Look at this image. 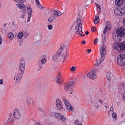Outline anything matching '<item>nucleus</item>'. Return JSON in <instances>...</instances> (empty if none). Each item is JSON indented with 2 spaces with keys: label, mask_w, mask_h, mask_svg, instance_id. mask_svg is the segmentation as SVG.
I'll return each mask as SVG.
<instances>
[{
  "label": "nucleus",
  "mask_w": 125,
  "mask_h": 125,
  "mask_svg": "<svg viewBox=\"0 0 125 125\" xmlns=\"http://www.w3.org/2000/svg\"><path fill=\"white\" fill-rule=\"evenodd\" d=\"M76 69V67L74 66H73L70 69V70L72 72H74Z\"/></svg>",
  "instance_id": "34"
},
{
  "label": "nucleus",
  "mask_w": 125,
  "mask_h": 125,
  "mask_svg": "<svg viewBox=\"0 0 125 125\" xmlns=\"http://www.w3.org/2000/svg\"><path fill=\"white\" fill-rule=\"evenodd\" d=\"M81 20L80 18L78 19L77 21V25L76 26H78L79 25H81V26H82V25L81 24Z\"/></svg>",
  "instance_id": "31"
},
{
  "label": "nucleus",
  "mask_w": 125,
  "mask_h": 125,
  "mask_svg": "<svg viewBox=\"0 0 125 125\" xmlns=\"http://www.w3.org/2000/svg\"><path fill=\"white\" fill-rule=\"evenodd\" d=\"M59 55V54H58V53H57L56 54L54 55L53 57V60L54 61L56 60L58 58Z\"/></svg>",
  "instance_id": "30"
},
{
  "label": "nucleus",
  "mask_w": 125,
  "mask_h": 125,
  "mask_svg": "<svg viewBox=\"0 0 125 125\" xmlns=\"http://www.w3.org/2000/svg\"><path fill=\"white\" fill-rule=\"evenodd\" d=\"M124 0H116L115 5L117 6H121L123 3Z\"/></svg>",
  "instance_id": "19"
},
{
  "label": "nucleus",
  "mask_w": 125,
  "mask_h": 125,
  "mask_svg": "<svg viewBox=\"0 0 125 125\" xmlns=\"http://www.w3.org/2000/svg\"><path fill=\"white\" fill-rule=\"evenodd\" d=\"M74 84V82L72 81H71L66 83L64 87L65 90L67 91H73V90L72 89V87H73Z\"/></svg>",
  "instance_id": "5"
},
{
  "label": "nucleus",
  "mask_w": 125,
  "mask_h": 125,
  "mask_svg": "<svg viewBox=\"0 0 125 125\" xmlns=\"http://www.w3.org/2000/svg\"><path fill=\"white\" fill-rule=\"evenodd\" d=\"M89 33V32L88 31H86L85 32V34L86 35H87Z\"/></svg>",
  "instance_id": "61"
},
{
  "label": "nucleus",
  "mask_w": 125,
  "mask_h": 125,
  "mask_svg": "<svg viewBox=\"0 0 125 125\" xmlns=\"http://www.w3.org/2000/svg\"><path fill=\"white\" fill-rule=\"evenodd\" d=\"M68 55V54L66 51L63 53L61 56V60L64 62L66 57Z\"/></svg>",
  "instance_id": "18"
},
{
  "label": "nucleus",
  "mask_w": 125,
  "mask_h": 125,
  "mask_svg": "<svg viewBox=\"0 0 125 125\" xmlns=\"http://www.w3.org/2000/svg\"><path fill=\"white\" fill-rule=\"evenodd\" d=\"M8 36L10 40L12 39L14 37V36L12 32H10L8 34Z\"/></svg>",
  "instance_id": "27"
},
{
  "label": "nucleus",
  "mask_w": 125,
  "mask_h": 125,
  "mask_svg": "<svg viewBox=\"0 0 125 125\" xmlns=\"http://www.w3.org/2000/svg\"><path fill=\"white\" fill-rule=\"evenodd\" d=\"M39 61L38 63V65L39 68L41 69L42 68V65L44 64L46 62V59L45 56L42 55L39 58Z\"/></svg>",
  "instance_id": "7"
},
{
  "label": "nucleus",
  "mask_w": 125,
  "mask_h": 125,
  "mask_svg": "<svg viewBox=\"0 0 125 125\" xmlns=\"http://www.w3.org/2000/svg\"><path fill=\"white\" fill-rule=\"evenodd\" d=\"M56 106L57 109L58 110L62 111L64 110L62 102L59 99H57L56 101Z\"/></svg>",
  "instance_id": "8"
},
{
  "label": "nucleus",
  "mask_w": 125,
  "mask_h": 125,
  "mask_svg": "<svg viewBox=\"0 0 125 125\" xmlns=\"http://www.w3.org/2000/svg\"><path fill=\"white\" fill-rule=\"evenodd\" d=\"M3 83V80L2 79H0V84L2 85Z\"/></svg>",
  "instance_id": "51"
},
{
  "label": "nucleus",
  "mask_w": 125,
  "mask_h": 125,
  "mask_svg": "<svg viewBox=\"0 0 125 125\" xmlns=\"http://www.w3.org/2000/svg\"><path fill=\"white\" fill-rule=\"evenodd\" d=\"M75 33L76 35L79 37L82 35L83 33L82 31V26L80 25L76 26L75 27Z\"/></svg>",
  "instance_id": "9"
},
{
  "label": "nucleus",
  "mask_w": 125,
  "mask_h": 125,
  "mask_svg": "<svg viewBox=\"0 0 125 125\" xmlns=\"http://www.w3.org/2000/svg\"><path fill=\"white\" fill-rule=\"evenodd\" d=\"M92 105L93 108L96 110L98 109L99 107V105L98 102L96 101H95L92 103Z\"/></svg>",
  "instance_id": "17"
},
{
  "label": "nucleus",
  "mask_w": 125,
  "mask_h": 125,
  "mask_svg": "<svg viewBox=\"0 0 125 125\" xmlns=\"http://www.w3.org/2000/svg\"><path fill=\"white\" fill-rule=\"evenodd\" d=\"M117 62L121 66L125 65V55L120 54L117 57Z\"/></svg>",
  "instance_id": "3"
},
{
  "label": "nucleus",
  "mask_w": 125,
  "mask_h": 125,
  "mask_svg": "<svg viewBox=\"0 0 125 125\" xmlns=\"http://www.w3.org/2000/svg\"><path fill=\"white\" fill-rule=\"evenodd\" d=\"M35 125H41V124L37 122H36L35 124Z\"/></svg>",
  "instance_id": "56"
},
{
  "label": "nucleus",
  "mask_w": 125,
  "mask_h": 125,
  "mask_svg": "<svg viewBox=\"0 0 125 125\" xmlns=\"http://www.w3.org/2000/svg\"><path fill=\"white\" fill-rule=\"evenodd\" d=\"M22 10H23V11H25L26 10V9H23Z\"/></svg>",
  "instance_id": "64"
},
{
  "label": "nucleus",
  "mask_w": 125,
  "mask_h": 125,
  "mask_svg": "<svg viewBox=\"0 0 125 125\" xmlns=\"http://www.w3.org/2000/svg\"><path fill=\"white\" fill-rule=\"evenodd\" d=\"M113 110H114V109H113V107H112L110 108V111L112 112H113Z\"/></svg>",
  "instance_id": "52"
},
{
  "label": "nucleus",
  "mask_w": 125,
  "mask_h": 125,
  "mask_svg": "<svg viewBox=\"0 0 125 125\" xmlns=\"http://www.w3.org/2000/svg\"><path fill=\"white\" fill-rule=\"evenodd\" d=\"M96 70V69H94L88 73L87 74V77L92 80L95 79L97 77L96 74L95 73Z\"/></svg>",
  "instance_id": "6"
},
{
  "label": "nucleus",
  "mask_w": 125,
  "mask_h": 125,
  "mask_svg": "<svg viewBox=\"0 0 125 125\" xmlns=\"http://www.w3.org/2000/svg\"><path fill=\"white\" fill-rule=\"evenodd\" d=\"M117 34L120 37H122L125 35V29L124 28H120L118 30H116Z\"/></svg>",
  "instance_id": "13"
},
{
  "label": "nucleus",
  "mask_w": 125,
  "mask_h": 125,
  "mask_svg": "<svg viewBox=\"0 0 125 125\" xmlns=\"http://www.w3.org/2000/svg\"><path fill=\"white\" fill-rule=\"evenodd\" d=\"M12 26L14 27L16 26V22L14 21L12 22Z\"/></svg>",
  "instance_id": "44"
},
{
  "label": "nucleus",
  "mask_w": 125,
  "mask_h": 125,
  "mask_svg": "<svg viewBox=\"0 0 125 125\" xmlns=\"http://www.w3.org/2000/svg\"><path fill=\"white\" fill-rule=\"evenodd\" d=\"M123 23L124 24V25H125V18L124 19V20L123 21Z\"/></svg>",
  "instance_id": "59"
},
{
  "label": "nucleus",
  "mask_w": 125,
  "mask_h": 125,
  "mask_svg": "<svg viewBox=\"0 0 125 125\" xmlns=\"http://www.w3.org/2000/svg\"><path fill=\"white\" fill-rule=\"evenodd\" d=\"M98 101L101 104H102L103 103V100L101 99H99L98 100Z\"/></svg>",
  "instance_id": "54"
},
{
  "label": "nucleus",
  "mask_w": 125,
  "mask_h": 125,
  "mask_svg": "<svg viewBox=\"0 0 125 125\" xmlns=\"http://www.w3.org/2000/svg\"><path fill=\"white\" fill-rule=\"evenodd\" d=\"M48 27L49 30H51L52 29L53 27L51 25H49L48 26Z\"/></svg>",
  "instance_id": "42"
},
{
  "label": "nucleus",
  "mask_w": 125,
  "mask_h": 125,
  "mask_svg": "<svg viewBox=\"0 0 125 125\" xmlns=\"http://www.w3.org/2000/svg\"><path fill=\"white\" fill-rule=\"evenodd\" d=\"M105 28L108 29V30H110L111 28V25L109 21H107L106 23V26Z\"/></svg>",
  "instance_id": "23"
},
{
  "label": "nucleus",
  "mask_w": 125,
  "mask_h": 125,
  "mask_svg": "<svg viewBox=\"0 0 125 125\" xmlns=\"http://www.w3.org/2000/svg\"><path fill=\"white\" fill-rule=\"evenodd\" d=\"M54 115L55 117L60 120H61L64 122H65L66 119L61 114L58 113H55Z\"/></svg>",
  "instance_id": "11"
},
{
  "label": "nucleus",
  "mask_w": 125,
  "mask_h": 125,
  "mask_svg": "<svg viewBox=\"0 0 125 125\" xmlns=\"http://www.w3.org/2000/svg\"><path fill=\"white\" fill-rule=\"evenodd\" d=\"M114 48L119 52L123 50H125V42L124 43H115L114 45Z\"/></svg>",
  "instance_id": "1"
},
{
  "label": "nucleus",
  "mask_w": 125,
  "mask_h": 125,
  "mask_svg": "<svg viewBox=\"0 0 125 125\" xmlns=\"http://www.w3.org/2000/svg\"><path fill=\"white\" fill-rule=\"evenodd\" d=\"M8 121L11 122H13L14 121V119L13 118H10L8 119Z\"/></svg>",
  "instance_id": "40"
},
{
  "label": "nucleus",
  "mask_w": 125,
  "mask_h": 125,
  "mask_svg": "<svg viewBox=\"0 0 125 125\" xmlns=\"http://www.w3.org/2000/svg\"><path fill=\"white\" fill-rule=\"evenodd\" d=\"M125 10L124 9L120 8H117L114 11L115 14L116 15H122L125 13Z\"/></svg>",
  "instance_id": "10"
},
{
  "label": "nucleus",
  "mask_w": 125,
  "mask_h": 125,
  "mask_svg": "<svg viewBox=\"0 0 125 125\" xmlns=\"http://www.w3.org/2000/svg\"><path fill=\"white\" fill-rule=\"evenodd\" d=\"M119 125H125V122H122Z\"/></svg>",
  "instance_id": "49"
},
{
  "label": "nucleus",
  "mask_w": 125,
  "mask_h": 125,
  "mask_svg": "<svg viewBox=\"0 0 125 125\" xmlns=\"http://www.w3.org/2000/svg\"><path fill=\"white\" fill-rule=\"evenodd\" d=\"M7 25V24L5 23L4 24V27H5V26Z\"/></svg>",
  "instance_id": "63"
},
{
  "label": "nucleus",
  "mask_w": 125,
  "mask_h": 125,
  "mask_svg": "<svg viewBox=\"0 0 125 125\" xmlns=\"http://www.w3.org/2000/svg\"><path fill=\"white\" fill-rule=\"evenodd\" d=\"M62 76L60 73H58L56 79V80L57 83L59 84H61L63 82L62 80Z\"/></svg>",
  "instance_id": "15"
},
{
  "label": "nucleus",
  "mask_w": 125,
  "mask_h": 125,
  "mask_svg": "<svg viewBox=\"0 0 125 125\" xmlns=\"http://www.w3.org/2000/svg\"><path fill=\"white\" fill-rule=\"evenodd\" d=\"M27 10L28 12H29L28 13H31L32 10L30 7H28L27 8Z\"/></svg>",
  "instance_id": "35"
},
{
  "label": "nucleus",
  "mask_w": 125,
  "mask_h": 125,
  "mask_svg": "<svg viewBox=\"0 0 125 125\" xmlns=\"http://www.w3.org/2000/svg\"><path fill=\"white\" fill-rule=\"evenodd\" d=\"M53 12L54 14V15H56V17L60 16L62 14V13L60 11H57L56 10H54Z\"/></svg>",
  "instance_id": "22"
},
{
  "label": "nucleus",
  "mask_w": 125,
  "mask_h": 125,
  "mask_svg": "<svg viewBox=\"0 0 125 125\" xmlns=\"http://www.w3.org/2000/svg\"><path fill=\"white\" fill-rule=\"evenodd\" d=\"M85 43V41H84L81 42V43L83 44H84Z\"/></svg>",
  "instance_id": "60"
},
{
  "label": "nucleus",
  "mask_w": 125,
  "mask_h": 125,
  "mask_svg": "<svg viewBox=\"0 0 125 125\" xmlns=\"http://www.w3.org/2000/svg\"><path fill=\"white\" fill-rule=\"evenodd\" d=\"M108 29H107L106 28H105L104 29V30L103 32V34H105L106 33V32Z\"/></svg>",
  "instance_id": "41"
},
{
  "label": "nucleus",
  "mask_w": 125,
  "mask_h": 125,
  "mask_svg": "<svg viewBox=\"0 0 125 125\" xmlns=\"http://www.w3.org/2000/svg\"><path fill=\"white\" fill-rule=\"evenodd\" d=\"M104 106L106 108H108L109 107L108 105L107 104H105Z\"/></svg>",
  "instance_id": "57"
},
{
  "label": "nucleus",
  "mask_w": 125,
  "mask_h": 125,
  "mask_svg": "<svg viewBox=\"0 0 125 125\" xmlns=\"http://www.w3.org/2000/svg\"><path fill=\"white\" fill-rule=\"evenodd\" d=\"M37 4L39 8L41 9L42 8V6L40 4V3H39V4Z\"/></svg>",
  "instance_id": "47"
},
{
  "label": "nucleus",
  "mask_w": 125,
  "mask_h": 125,
  "mask_svg": "<svg viewBox=\"0 0 125 125\" xmlns=\"http://www.w3.org/2000/svg\"><path fill=\"white\" fill-rule=\"evenodd\" d=\"M56 16L53 14L50 16L48 19V21L49 22H51L53 21L56 19Z\"/></svg>",
  "instance_id": "20"
},
{
  "label": "nucleus",
  "mask_w": 125,
  "mask_h": 125,
  "mask_svg": "<svg viewBox=\"0 0 125 125\" xmlns=\"http://www.w3.org/2000/svg\"><path fill=\"white\" fill-rule=\"evenodd\" d=\"M65 45H64L63 46L61 47H62V50L65 47Z\"/></svg>",
  "instance_id": "62"
},
{
  "label": "nucleus",
  "mask_w": 125,
  "mask_h": 125,
  "mask_svg": "<svg viewBox=\"0 0 125 125\" xmlns=\"http://www.w3.org/2000/svg\"><path fill=\"white\" fill-rule=\"evenodd\" d=\"M14 1L18 2H24L26 1V0H13Z\"/></svg>",
  "instance_id": "38"
},
{
  "label": "nucleus",
  "mask_w": 125,
  "mask_h": 125,
  "mask_svg": "<svg viewBox=\"0 0 125 125\" xmlns=\"http://www.w3.org/2000/svg\"><path fill=\"white\" fill-rule=\"evenodd\" d=\"M16 5L20 9H22L24 7V6L23 5L22 3L20 4H17Z\"/></svg>",
  "instance_id": "28"
},
{
  "label": "nucleus",
  "mask_w": 125,
  "mask_h": 125,
  "mask_svg": "<svg viewBox=\"0 0 125 125\" xmlns=\"http://www.w3.org/2000/svg\"><path fill=\"white\" fill-rule=\"evenodd\" d=\"M62 51V47H61V48L59 49L57 52V53H58V54H59V55L60 54V53Z\"/></svg>",
  "instance_id": "39"
},
{
  "label": "nucleus",
  "mask_w": 125,
  "mask_h": 125,
  "mask_svg": "<svg viewBox=\"0 0 125 125\" xmlns=\"http://www.w3.org/2000/svg\"><path fill=\"white\" fill-rule=\"evenodd\" d=\"M123 101L125 102V91L123 94Z\"/></svg>",
  "instance_id": "46"
},
{
  "label": "nucleus",
  "mask_w": 125,
  "mask_h": 125,
  "mask_svg": "<svg viewBox=\"0 0 125 125\" xmlns=\"http://www.w3.org/2000/svg\"><path fill=\"white\" fill-rule=\"evenodd\" d=\"M37 4H39V3H40V1L39 0H35Z\"/></svg>",
  "instance_id": "55"
},
{
  "label": "nucleus",
  "mask_w": 125,
  "mask_h": 125,
  "mask_svg": "<svg viewBox=\"0 0 125 125\" xmlns=\"http://www.w3.org/2000/svg\"><path fill=\"white\" fill-rule=\"evenodd\" d=\"M100 53L101 56L99 60L102 62L104 59L106 53V47L105 45H103L101 47Z\"/></svg>",
  "instance_id": "2"
},
{
  "label": "nucleus",
  "mask_w": 125,
  "mask_h": 125,
  "mask_svg": "<svg viewBox=\"0 0 125 125\" xmlns=\"http://www.w3.org/2000/svg\"><path fill=\"white\" fill-rule=\"evenodd\" d=\"M91 49H90L88 50H87L86 51V52L88 51L89 53H90L91 52Z\"/></svg>",
  "instance_id": "58"
},
{
  "label": "nucleus",
  "mask_w": 125,
  "mask_h": 125,
  "mask_svg": "<svg viewBox=\"0 0 125 125\" xmlns=\"http://www.w3.org/2000/svg\"><path fill=\"white\" fill-rule=\"evenodd\" d=\"M25 60L24 58H22L20 62V71L24 72L25 69Z\"/></svg>",
  "instance_id": "12"
},
{
  "label": "nucleus",
  "mask_w": 125,
  "mask_h": 125,
  "mask_svg": "<svg viewBox=\"0 0 125 125\" xmlns=\"http://www.w3.org/2000/svg\"><path fill=\"white\" fill-rule=\"evenodd\" d=\"M112 117L113 121H115L117 118V115L116 113H114L112 114Z\"/></svg>",
  "instance_id": "29"
},
{
  "label": "nucleus",
  "mask_w": 125,
  "mask_h": 125,
  "mask_svg": "<svg viewBox=\"0 0 125 125\" xmlns=\"http://www.w3.org/2000/svg\"><path fill=\"white\" fill-rule=\"evenodd\" d=\"M99 17L98 16H96L95 17V19L94 20V22L95 23H97L99 21Z\"/></svg>",
  "instance_id": "25"
},
{
  "label": "nucleus",
  "mask_w": 125,
  "mask_h": 125,
  "mask_svg": "<svg viewBox=\"0 0 125 125\" xmlns=\"http://www.w3.org/2000/svg\"><path fill=\"white\" fill-rule=\"evenodd\" d=\"M79 121L78 120H75L74 121V124L75 125H78L79 124Z\"/></svg>",
  "instance_id": "37"
},
{
  "label": "nucleus",
  "mask_w": 125,
  "mask_h": 125,
  "mask_svg": "<svg viewBox=\"0 0 125 125\" xmlns=\"http://www.w3.org/2000/svg\"><path fill=\"white\" fill-rule=\"evenodd\" d=\"M23 35V33L22 32H19L18 34V38L19 39H21Z\"/></svg>",
  "instance_id": "26"
},
{
  "label": "nucleus",
  "mask_w": 125,
  "mask_h": 125,
  "mask_svg": "<svg viewBox=\"0 0 125 125\" xmlns=\"http://www.w3.org/2000/svg\"><path fill=\"white\" fill-rule=\"evenodd\" d=\"M14 117L16 118L19 119L21 117V115L18 110L15 109L14 112Z\"/></svg>",
  "instance_id": "16"
},
{
  "label": "nucleus",
  "mask_w": 125,
  "mask_h": 125,
  "mask_svg": "<svg viewBox=\"0 0 125 125\" xmlns=\"http://www.w3.org/2000/svg\"><path fill=\"white\" fill-rule=\"evenodd\" d=\"M114 113L113 112L109 111L108 113V115L109 116H111L112 114H113Z\"/></svg>",
  "instance_id": "48"
},
{
  "label": "nucleus",
  "mask_w": 125,
  "mask_h": 125,
  "mask_svg": "<svg viewBox=\"0 0 125 125\" xmlns=\"http://www.w3.org/2000/svg\"><path fill=\"white\" fill-rule=\"evenodd\" d=\"M25 13H24L23 14H22L21 16V18H25Z\"/></svg>",
  "instance_id": "50"
},
{
  "label": "nucleus",
  "mask_w": 125,
  "mask_h": 125,
  "mask_svg": "<svg viewBox=\"0 0 125 125\" xmlns=\"http://www.w3.org/2000/svg\"><path fill=\"white\" fill-rule=\"evenodd\" d=\"M28 16L27 18V22H29L30 20V19L31 17V16L32 15V14L31 13H28Z\"/></svg>",
  "instance_id": "32"
},
{
  "label": "nucleus",
  "mask_w": 125,
  "mask_h": 125,
  "mask_svg": "<svg viewBox=\"0 0 125 125\" xmlns=\"http://www.w3.org/2000/svg\"><path fill=\"white\" fill-rule=\"evenodd\" d=\"M34 102L31 99L29 98L28 99L27 101V103L28 105H29L31 104H33Z\"/></svg>",
  "instance_id": "24"
},
{
  "label": "nucleus",
  "mask_w": 125,
  "mask_h": 125,
  "mask_svg": "<svg viewBox=\"0 0 125 125\" xmlns=\"http://www.w3.org/2000/svg\"><path fill=\"white\" fill-rule=\"evenodd\" d=\"M98 38H96L95 39L94 42V45H96L97 43H98Z\"/></svg>",
  "instance_id": "36"
},
{
  "label": "nucleus",
  "mask_w": 125,
  "mask_h": 125,
  "mask_svg": "<svg viewBox=\"0 0 125 125\" xmlns=\"http://www.w3.org/2000/svg\"><path fill=\"white\" fill-rule=\"evenodd\" d=\"M95 5L97 6L98 8H99V9L100 10V8L99 5L97 3H95Z\"/></svg>",
  "instance_id": "45"
},
{
  "label": "nucleus",
  "mask_w": 125,
  "mask_h": 125,
  "mask_svg": "<svg viewBox=\"0 0 125 125\" xmlns=\"http://www.w3.org/2000/svg\"><path fill=\"white\" fill-rule=\"evenodd\" d=\"M2 39L1 37H0V45L2 43Z\"/></svg>",
  "instance_id": "53"
},
{
  "label": "nucleus",
  "mask_w": 125,
  "mask_h": 125,
  "mask_svg": "<svg viewBox=\"0 0 125 125\" xmlns=\"http://www.w3.org/2000/svg\"><path fill=\"white\" fill-rule=\"evenodd\" d=\"M24 72L19 71V73H18L16 75L15 77L16 80V83H17L18 82L20 81L22 78Z\"/></svg>",
  "instance_id": "14"
},
{
  "label": "nucleus",
  "mask_w": 125,
  "mask_h": 125,
  "mask_svg": "<svg viewBox=\"0 0 125 125\" xmlns=\"http://www.w3.org/2000/svg\"><path fill=\"white\" fill-rule=\"evenodd\" d=\"M102 62L99 59L97 61L96 63L95 64V66H98Z\"/></svg>",
  "instance_id": "33"
},
{
  "label": "nucleus",
  "mask_w": 125,
  "mask_h": 125,
  "mask_svg": "<svg viewBox=\"0 0 125 125\" xmlns=\"http://www.w3.org/2000/svg\"><path fill=\"white\" fill-rule=\"evenodd\" d=\"M112 74L110 72H108L106 74V77L108 80H110L111 79Z\"/></svg>",
  "instance_id": "21"
},
{
  "label": "nucleus",
  "mask_w": 125,
  "mask_h": 125,
  "mask_svg": "<svg viewBox=\"0 0 125 125\" xmlns=\"http://www.w3.org/2000/svg\"><path fill=\"white\" fill-rule=\"evenodd\" d=\"M91 30L92 31L94 32L96 31V29L95 27L93 26Z\"/></svg>",
  "instance_id": "43"
},
{
  "label": "nucleus",
  "mask_w": 125,
  "mask_h": 125,
  "mask_svg": "<svg viewBox=\"0 0 125 125\" xmlns=\"http://www.w3.org/2000/svg\"><path fill=\"white\" fill-rule=\"evenodd\" d=\"M62 100L67 110L68 111H73V107L69 103L68 100L64 97H63L62 98Z\"/></svg>",
  "instance_id": "4"
}]
</instances>
